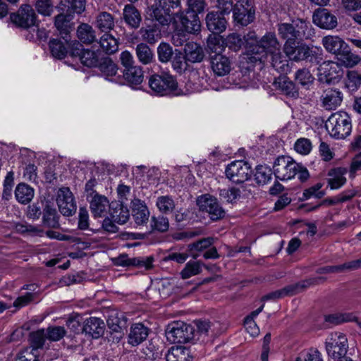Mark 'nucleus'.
Instances as JSON below:
<instances>
[{
	"instance_id": "f257e3e1",
	"label": "nucleus",
	"mask_w": 361,
	"mask_h": 361,
	"mask_svg": "<svg viewBox=\"0 0 361 361\" xmlns=\"http://www.w3.org/2000/svg\"><path fill=\"white\" fill-rule=\"evenodd\" d=\"M281 44L274 32H268L259 39L253 47L252 52L259 55L260 61L271 63L272 67L279 72L287 73L288 62L281 51Z\"/></svg>"
},
{
	"instance_id": "f03ea898",
	"label": "nucleus",
	"mask_w": 361,
	"mask_h": 361,
	"mask_svg": "<svg viewBox=\"0 0 361 361\" xmlns=\"http://www.w3.org/2000/svg\"><path fill=\"white\" fill-rule=\"evenodd\" d=\"M325 128L332 137L344 139L351 133V121L347 113L338 111L330 116L326 121Z\"/></svg>"
},
{
	"instance_id": "7ed1b4c3",
	"label": "nucleus",
	"mask_w": 361,
	"mask_h": 361,
	"mask_svg": "<svg viewBox=\"0 0 361 361\" xmlns=\"http://www.w3.org/2000/svg\"><path fill=\"white\" fill-rule=\"evenodd\" d=\"M148 84L151 90L160 96L169 95L174 92L178 87L175 78L166 73L152 75L149 78Z\"/></svg>"
},
{
	"instance_id": "20e7f679",
	"label": "nucleus",
	"mask_w": 361,
	"mask_h": 361,
	"mask_svg": "<svg viewBox=\"0 0 361 361\" xmlns=\"http://www.w3.org/2000/svg\"><path fill=\"white\" fill-rule=\"evenodd\" d=\"M310 29V24L305 20H298L290 23H281L278 25V33L281 38L286 41H293L301 39L303 37H307Z\"/></svg>"
},
{
	"instance_id": "39448f33",
	"label": "nucleus",
	"mask_w": 361,
	"mask_h": 361,
	"mask_svg": "<svg viewBox=\"0 0 361 361\" xmlns=\"http://www.w3.org/2000/svg\"><path fill=\"white\" fill-rule=\"evenodd\" d=\"M176 29L179 28L188 33H195L200 30V21L198 16L190 11L178 12L172 17L171 20Z\"/></svg>"
},
{
	"instance_id": "423d86ee",
	"label": "nucleus",
	"mask_w": 361,
	"mask_h": 361,
	"mask_svg": "<svg viewBox=\"0 0 361 361\" xmlns=\"http://www.w3.org/2000/svg\"><path fill=\"white\" fill-rule=\"evenodd\" d=\"M299 169V164L291 157L281 156L275 161L273 169L276 178L286 180L295 177Z\"/></svg>"
},
{
	"instance_id": "0eeeda50",
	"label": "nucleus",
	"mask_w": 361,
	"mask_h": 361,
	"mask_svg": "<svg viewBox=\"0 0 361 361\" xmlns=\"http://www.w3.org/2000/svg\"><path fill=\"white\" fill-rule=\"evenodd\" d=\"M193 327L184 322H175L166 331L167 340L171 343H186L193 339Z\"/></svg>"
},
{
	"instance_id": "6e6552de",
	"label": "nucleus",
	"mask_w": 361,
	"mask_h": 361,
	"mask_svg": "<svg viewBox=\"0 0 361 361\" xmlns=\"http://www.w3.org/2000/svg\"><path fill=\"white\" fill-rule=\"evenodd\" d=\"M348 348L347 338L342 333H331L326 341L327 353L330 357L334 359L345 357Z\"/></svg>"
},
{
	"instance_id": "1a4fd4ad",
	"label": "nucleus",
	"mask_w": 361,
	"mask_h": 361,
	"mask_svg": "<svg viewBox=\"0 0 361 361\" xmlns=\"http://www.w3.org/2000/svg\"><path fill=\"white\" fill-rule=\"evenodd\" d=\"M343 75V69L338 62L332 61H324L318 68L319 80L322 82H337Z\"/></svg>"
},
{
	"instance_id": "9d476101",
	"label": "nucleus",
	"mask_w": 361,
	"mask_h": 361,
	"mask_svg": "<svg viewBox=\"0 0 361 361\" xmlns=\"http://www.w3.org/2000/svg\"><path fill=\"white\" fill-rule=\"evenodd\" d=\"M252 173L250 164L242 160L231 162L226 169V177L237 183L247 180Z\"/></svg>"
},
{
	"instance_id": "9b49d317",
	"label": "nucleus",
	"mask_w": 361,
	"mask_h": 361,
	"mask_svg": "<svg viewBox=\"0 0 361 361\" xmlns=\"http://www.w3.org/2000/svg\"><path fill=\"white\" fill-rule=\"evenodd\" d=\"M149 16L164 25L171 23V7L162 0H151L147 10Z\"/></svg>"
},
{
	"instance_id": "f8f14e48",
	"label": "nucleus",
	"mask_w": 361,
	"mask_h": 361,
	"mask_svg": "<svg viewBox=\"0 0 361 361\" xmlns=\"http://www.w3.org/2000/svg\"><path fill=\"white\" fill-rule=\"evenodd\" d=\"M56 203L60 212L66 216H73L77 209L76 202L73 192L68 188L59 189Z\"/></svg>"
},
{
	"instance_id": "ddd939ff",
	"label": "nucleus",
	"mask_w": 361,
	"mask_h": 361,
	"mask_svg": "<svg viewBox=\"0 0 361 361\" xmlns=\"http://www.w3.org/2000/svg\"><path fill=\"white\" fill-rule=\"evenodd\" d=\"M233 20L238 24L246 26L253 21L255 11L248 0H239L233 11Z\"/></svg>"
},
{
	"instance_id": "4468645a",
	"label": "nucleus",
	"mask_w": 361,
	"mask_h": 361,
	"mask_svg": "<svg viewBox=\"0 0 361 361\" xmlns=\"http://www.w3.org/2000/svg\"><path fill=\"white\" fill-rule=\"evenodd\" d=\"M200 209L209 214L212 220H218L224 216L225 212L217 200L210 195H204L197 199Z\"/></svg>"
},
{
	"instance_id": "2eb2a0df",
	"label": "nucleus",
	"mask_w": 361,
	"mask_h": 361,
	"mask_svg": "<svg viewBox=\"0 0 361 361\" xmlns=\"http://www.w3.org/2000/svg\"><path fill=\"white\" fill-rule=\"evenodd\" d=\"M10 18L17 26L28 28L35 25L36 14L31 6L24 4L20 6L18 13L11 14Z\"/></svg>"
},
{
	"instance_id": "dca6fc26",
	"label": "nucleus",
	"mask_w": 361,
	"mask_h": 361,
	"mask_svg": "<svg viewBox=\"0 0 361 361\" xmlns=\"http://www.w3.org/2000/svg\"><path fill=\"white\" fill-rule=\"evenodd\" d=\"M79 42L73 43L71 54L72 56H78L82 63L88 67L96 66L99 61V51H92L82 49Z\"/></svg>"
},
{
	"instance_id": "f3484780",
	"label": "nucleus",
	"mask_w": 361,
	"mask_h": 361,
	"mask_svg": "<svg viewBox=\"0 0 361 361\" xmlns=\"http://www.w3.org/2000/svg\"><path fill=\"white\" fill-rule=\"evenodd\" d=\"M283 51L290 60L298 61L310 56V48L305 44H299L297 40L286 41Z\"/></svg>"
},
{
	"instance_id": "a211bd4d",
	"label": "nucleus",
	"mask_w": 361,
	"mask_h": 361,
	"mask_svg": "<svg viewBox=\"0 0 361 361\" xmlns=\"http://www.w3.org/2000/svg\"><path fill=\"white\" fill-rule=\"evenodd\" d=\"M116 266L121 267H137L144 268L145 270H149L152 268L153 257H135L130 258L127 255H121L113 259Z\"/></svg>"
},
{
	"instance_id": "6ab92c4d",
	"label": "nucleus",
	"mask_w": 361,
	"mask_h": 361,
	"mask_svg": "<svg viewBox=\"0 0 361 361\" xmlns=\"http://www.w3.org/2000/svg\"><path fill=\"white\" fill-rule=\"evenodd\" d=\"M342 100L343 93L337 89L328 88L321 96L322 105L326 110L335 109L340 106Z\"/></svg>"
},
{
	"instance_id": "aec40b11",
	"label": "nucleus",
	"mask_w": 361,
	"mask_h": 361,
	"mask_svg": "<svg viewBox=\"0 0 361 361\" xmlns=\"http://www.w3.org/2000/svg\"><path fill=\"white\" fill-rule=\"evenodd\" d=\"M211 68L217 76L227 75L231 69L230 59L221 54H214L210 57Z\"/></svg>"
},
{
	"instance_id": "412c9836",
	"label": "nucleus",
	"mask_w": 361,
	"mask_h": 361,
	"mask_svg": "<svg viewBox=\"0 0 361 361\" xmlns=\"http://www.w3.org/2000/svg\"><path fill=\"white\" fill-rule=\"evenodd\" d=\"M313 22L324 29H333L337 25V18L326 9H319L313 14Z\"/></svg>"
},
{
	"instance_id": "4be33fe9",
	"label": "nucleus",
	"mask_w": 361,
	"mask_h": 361,
	"mask_svg": "<svg viewBox=\"0 0 361 361\" xmlns=\"http://www.w3.org/2000/svg\"><path fill=\"white\" fill-rule=\"evenodd\" d=\"M206 25L212 34H219L226 29L227 21L226 18L218 12H209L205 18Z\"/></svg>"
},
{
	"instance_id": "5701e85b",
	"label": "nucleus",
	"mask_w": 361,
	"mask_h": 361,
	"mask_svg": "<svg viewBox=\"0 0 361 361\" xmlns=\"http://www.w3.org/2000/svg\"><path fill=\"white\" fill-rule=\"evenodd\" d=\"M87 200L90 202V210L95 217H102L106 214L108 209H111V204L104 195H95Z\"/></svg>"
},
{
	"instance_id": "b1692460",
	"label": "nucleus",
	"mask_w": 361,
	"mask_h": 361,
	"mask_svg": "<svg viewBox=\"0 0 361 361\" xmlns=\"http://www.w3.org/2000/svg\"><path fill=\"white\" fill-rule=\"evenodd\" d=\"M322 44L325 49L331 54L338 55L348 48V44L338 36L327 35L322 38Z\"/></svg>"
},
{
	"instance_id": "393cba45",
	"label": "nucleus",
	"mask_w": 361,
	"mask_h": 361,
	"mask_svg": "<svg viewBox=\"0 0 361 361\" xmlns=\"http://www.w3.org/2000/svg\"><path fill=\"white\" fill-rule=\"evenodd\" d=\"M149 329L142 323H135L130 328L128 343L136 346L143 342L148 336Z\"/></svg>"
},
{
	"instance_id": "a878e982",
	"label": "nucleus",
	"mask_w": 361,
	"mask_h": 361,
	"mask_svg": "<svg viewBox=\"0 0 361 361\" xmlns=\"http://www.w3.org/2000/svg\"><path fill=\"white\" fill-rule=\"evenodd\" d=\"M132 214L137 225L146 224L149 217V211L146 204L138 199L132 201Z\"/></svg>"
},
{
	"instance_id": "bb28decb",
	"label": "nucleus",
	"mask_w": 361,
	"mask_h": 361,
	"mask_svg": "<svg viewBox=\"0 0 361 361\" xmlns=\"http://www.w3.org/2000/svg\"><path fill=\"white\" fill-rule=\"evenodd\" d=\"M166 361H192L190 350L182 345L171 347L166 354Z\"/></svg>"
},
{
	"instance_id": "cd10ccee",
	"label": "nucleus",
	"mask_w": 361,
	"mask_h": 361,
	"mask_svg": "<svg viewBox=\"0 0 361 361\" xmlns=\"http://www.w3.org/2000/svg\"><path fill=\"white\" fill-rule=\"evenodd\" d=\"M104 329V323L97 317H90L85 320L82 327V331L92 338H97L100 337Z\"/></svg>"
},
{
	"instance_id": "c85d7f7f",
	"label": "nucleus",
	"mask_w": 361,
	"mask_h": 361,
	"mask_svg": "<svg viewBox=\"0 0 361 361\" xmlns=\"http://www.w3.org/2000/svg\"><path fill=\"white\" fill-rule=\"evenodd\" d=\"M346 173L345 168L338 167L331 169L328 172V184L331 189L336 190L342 187L346 183L345 177Z\"/></svg>"
},
{
	"instance_id": "c756f323",
	"label": "nucleus",
	"mask_w": 361,
	"mask_h": 361,
	"mask_svg": "<svg viewBox=\"0 0 361 361\" xmlns=\"http://www.w3.org/2000/svg\"><path fill=\"white\" fill-rule=\"evenodd\" d=\"M109 212L111 217L115 223L123 225L129 220V210L122 203L111 202Z\"/></svg>"
},
{
	"instance_id": "7c9ffc66",
	"label": "nucleus",
	"mask_w": 361,
	"mask_h": 361,
	"mask_svg": "<svg viewBox=\"0 0 361 361\" xmlns=\"http://www.w3.org/2000/svg\"><path fill=\"white\" fill-rule=\"evenodd\" d=\"M184 52L187 61L191 63L201 62L204 57L202 48L195 42L187 43L184 47Z\"/></svg>"
},
{
	"instance_id": "2f4dec72",
	"label": "nucleus",
	"mask_w": 361,
	"mask_h": 361,
	"mask_svg": "<svg viewBox=\"0 0 361 361\" xmlns=\"http://www.w3.org/2000/svg\"><path fill=\"white\" fill-rule=\"evenodd\" d=\"M305 285H300L299 283L290 285L284 287L282 289L265 295L262 297V300L265 301L269 300H276L283 298L285 296L292 295L297 293L300 288H305Z\"/></svg>"
},
{
	"instance_id": "473e14b6",
	"label": "nucleus",
	"mask_w": 361,
	"mask_h": 361,
	"mask_svg": "<svg viewBox=\"0 0 361 361\" xmlns=\"http://www.w3.org/2000/svg\"><path fill=\"white\" fill-rule=\"evenodd\" d=\"M73 44L69 42L68 38V43L61 39H53L49 41V48L52 56L54 58L61 59H63L68 53V47H72Z\"/></svg>"
},
{
	"instance_id": "72a5a7b5",
	"label": "nucleus",
	"mask_w": 361,
	"mask_h": 361,
	"mask_svg": "<svg viewBox=\"0 0 361 361\" xmlns=\"http://www.w3.org/2000/svg\"><path fill=\"white\" fill-rule=\"evenodd\" d=\"M34 189L24 183L18 184L15 190L17 201L23 204L30 202L34 197Z\"/></svg>"
},
{
	"instance_id": "f704fd0d",
	"label": "nucleus",
	"mask_w": 361,
	"mask_h": 361,
	"mask_svg": "<svg viewBox=\"0 0 361 361\" xmlns=\"http://www.w3.org/2000/svg\"><path fill=\"white\" fill-rule=\"evenodd\" d=\"M123 18L126 23L133 28L140 26L141 16L139 11L132 5H126L123 9Z\"/></svg>"
},
{
	"instance_id": "c9c22d12",
	"label": "nucleus",
	"mask_w": 361,
	"mask_h": 361,
	"mask_svg": "<svg viewBox=\"0 0 361 361\" xmlns=\"http://www.w3.org/2000/svg\"><path fill=\"white\" fill-rule=\"evenodd\" d=\"M135 53L139 61L143 65L149 64L154 59L153 51L145 43L136 46Z\"/></svg>"
},
{
	"instance_id": "e433bc0d",
	"label": "nucleus",
	"mask_w": 361,
	"mask_h": 361,
	"mask_svg": "<svg viewBox=\"0 0 361 361\" xmlns=\"http://www.w3.org/2000/svg\"><path fill=\"white\" fill-rule=\"evenodd\" d=\"M95 25L102 32L111 30L114 27V18L108 12H101L96 18Z\"/></svg>"
},
{
	"instance_id": "4c0bfd02",
	"label": "nucleus",
	"mask_w": 361,
	"mask_h": 361,
	"mask_svg": "<svg viewBox=\"0 0 361 361\" xmlns=\"http://www.w3.org/2000/svg\"><path fill=\"white\" fill-rule=\"evenodd\" d=\"M99 44L103 51L108 54H114L118 49L117 39L109 33H105L101 37Z\"/></svg>"
},
{
	"instance_id": "58836bf2",
	"label": "nucleus",
	"mask_w": 361,
	"mask_h": 361,
	"mask_svg": "<svg viewBox=\"0 0 361 361\" xmlns=\"http://www.w3.org/2000/svg\"><path fill=\"white\" fill-rule=\"evenodd\" d=\"M207 47L212 53L221 54L226 47L225 40L218 34H210L207 38Z\"/></svg>"
},
{
	"instance_id": "ea45409f",
	"label": "nucleus",
	"mask_w": 361,
	"mask_h": 361,
	"mask_svg": "<svg viewBox=\"0 0 361 361\" xmlns=\"http://www.w3.org/2000/svg\"><path fill=\"white\" fill-rule=\"evenodd\" d=\"M125 80L132 85H139L143 81L144 75L141 67L135 66L125 69L123 71Z\"/></svg>"
},
{
	"instance_id": "a19ab883",
	"label": "nucleus",
	"mask_w": 361,
	"mask_h": 361,
	"mask_svg": "<svg viewBox=\"0 0 361 361\" xmlns=\"http://www.w3.org/2000/svg\"><path fill=\"white\" fill-rule=\"evenodd\" d=\"M77 35L79 39L85 44H90L96 39L95 32L88 24L80 25L77 30Z\"/></svg>"
},
{
	"instance_id": "79ce46f5",
	"label": "nucleus",
	"mask_w": 361,
	"mask_h": 361,
	"mask_svg": "<svg viewBox=\"0 0 361 361\" xmlns=\"http://www.w3.org/2000/svg\"><path fill=\"white\" fill-rule=\"evenodd\" d=\"M59 215L56 210L49 205H46L44 209L43 222L49 227L58 228L59 226Z\"/></svg>"
},
{
	"instance_id": "37998d69",
	"label": "nucleus",
	"mask_w": 361,
	"mask_h": 361,
	"mask_svg": "<svg viewBox=\"0 0 361 361\" xmlns=\"http://www.w3.org/2000/svg\"><path fill=\"white\" fill-rule=\"evenodd\" d=\"M30 341L32 345L30 348H35L36 352L37 349L43 347L45 341L47 339L45 329H38L30 334Z\"/></svg>"
},
{
	"instance_id": "c03bdc74",
	"label": "nucleus",
	"mask_w": 361,
	"mask_h": 361,
	"mask_svg": "<svg viewBox=\"0 0 361 361\" xmlns=\"http://www.w3.org/2000/svg\"><path fill=\"white\" fill-rule=\"evenodd\" d=\"M295 80L303 87H309L314 80V78L307 68H301L295 73Z\"/></svg>"
},
{
	"instance_id": "a18cd8bd",
	"label": "nucleus",
	"mask_w": 361,
	"mask_h": 361,
	"mask_svg": "<svg viewBox=\"0 0 361 361\" xmlns=\"http://www.w3.org/2000/svg\"><path fill=\"white\" fill-rule=\"evenodd\" d=\"M202 271V264L198 261L188 262L184 269L181 271L180 275L183 279H189L199 274Z\"/></svg>"
},
{
	"instance_id": "49530a36",
	"label": "nucleus",
	"mask_w": 361,
	"mask_h": 361,
	"mask_svg": "<svg viewBox=\"0 0 361 361\" xmlns=\"http://www.w3.org/2000/svg\"><path fill=\"white\" fill-rule=\"evenodd\" d=\"M55 26L57 30L60 32V35L63 37V39L68 43V37L70 30L69 22L67 20L66 17L60 14L56 17Z\"/></svg>"
},
{
	"instance_id": "de8ad7c7",
	"label": "nucleus",
	"mask_w": 361,
	"mask_h": 361,
	"mask_svg": "<svg viewBox=\"0 0 361 361\" xmlns=\"http://www.w3.org/2000/svg\"><path fill=\"white\" fill-rule=\"evenodd\" d=\"M174 54L172 47L168 43L161 42L157 47V55L159 61L166 63L170 61Z\"/></svg>"
},
{
	"instance_id": "09e8293b",
	"label": "nucleus",
	"mask_w": 361,
	"mask_h": 361,
	"mask_svg": "<svg viewBox=\"0 0 361 361\" xmlns=\"http://www.w3.org/2000/svg\"><path fill=\"white\" fill-rule=\"evenodd\" d=\"M186 61L185 55H183L180 51L175 49L171 60L173 70L177 73H182L186 68Z\"/></svg>"
},
{
	"instance_id": "8fccbe9b",
	"label": "nucleus",
	"mask_w": 361,
	"mask_h": 361,
	"mask_svg": "<svg viewBox=\"0 0 361 361\" xmlns=\"http://www.w3.org/2000/svg\"><path fill=\"white\" fill-rule=\"evenodd\" d=\"M338 56H340L339 60L347 68H352L358 64L361 61V58L358 55L350 52L348 48Z\"/></svg>"
},
{
	"instance_id": "3c124183",
	"label": "nucleus",
	"mask_w": 361,
	"mask_h": 361,
	"mask_svg": "<svg viewBox=\"0 0 361 361\" xmlns=\"http://www.w3.org/2000/svg\"><path fill=\"white\" fill-rule=\"evenodd\" d=\"M354 319V317L349 313H334L328 315H325V322H329L331 324L337 325L343 322H351Z\"/></svg>"
},
{
	"instance_id": "603ef678",
	"label": "nucleus",
	"mask_w": 361,
	"mask_h": 361,
	"mask_svg": "<svg viewBox=\"0 0 361 361\" xmlns=\"http://www.w3.org/2000/svg\"><path fill=\"white\" fill-rule=\"evenodd\" d=\"M159 210L162 213H169L173 212L175 207V203L173 199L169 196L159 197L156 202Z\"/></svg>"
},
{
	"instance_id": "864d4df0",
	"label": "nucleus",
	"mask_w": 361,
	"mask_h": 361,
	"mask_svg": "<svg viewBox=\"0 0 361 361\" xmlns=\"http://www.w3.org/2000/svg\"><path fill=\"white\" fill-rule=\"evenodd\" d=\"M99 69L106 78L115 76L118 72L117 65L110 59H105L99 65Z\"/></svg>"
},
{
	"instance_id": "5fc2aeb1",
	"label": "nucleus",
	"mask_w": 361,
	"mask_h": 361,
	"mask_svg": "<svg viewBox=\"0 0 361 361\" xmlns=\"http://www.w3.org/2000/svg\"><path fill=\"white\" fill-rule=\"evenodd\" d=\"M271 171L269 167L258 166L256 168L255 179L259 184H266L271 179Z\"/></svg>"
},
{
	"instance_id": "6e6d98bb",
	"label": "nucleus",
	"mask_w": 361,
	"mask_h": 361,
	"mask_svg": "<svg viewBox=\"0 0 361 361\" xmlns=\"http://www.w3.org/2000/svg\"><path fill=\"white\" fill-rule=\"evenodd\" d=\"M47 339L51 341H58L66 335V331L63 326H55L45 329Z\"/></svg>"
},
{
	"instance_id": "4d7b16f0",
	"label": "nucleus",
	"mask_w": 361,
	"mask_h": 361,
	"mask_svg": "<svg viewBox=\"0 0 361 361\" xmlns=\"http://www.w3.org/2000/svg\"><path fill=\"white\" fill-rule=\"evenodd\" d=\"M224 40L225 46L234 51L239 50L243 44L240 35L235 32L229 34Z\"/></svg>"
},
{
	"instance_id": "13d9d810",
	"label": "nucleus",
	"mask_w": 361,
	"mask_h": 361,
	"mask_svg": "<svg viewBox=\"0 0 361 361\" xmlns=\"http://www.w3.org/2000/svg\"><path fill=\"white\" fill-rule=\"evenodd\" d=\"M345 86L350 90H355L361 84V75L354 71H348L346 74Z\"/></svg>"
},
{
	"instance_id": "bf43d9fd",
	"label": "nucleus",
	"mask_w": 361,
	"mask_h": 361,
	"mask_svg": "<svg viewBox=\"0 0 361 361\" xmlns=\"http://www.w3.org/2000/svg\"><path fill=\"white\" fill-rule=\"evenodd\" d=\"M151 227L152 230L160 232L168 231L169 227V220L163 216H153L151 219Z\"/></svg>"
},
{
	"instance_id": "052dcab7",
	"label": "nucleus",
	"mask_w": 361,
	"mask_h": 361,
	"mask_svg": "<svg viewBox=\"0 0 361 361\" xmlns=\"http://www.w3.org/2000/svg\"><path fill=\"white\" fill-rule=\"evenodd\" d=\"M294 149L298 153L302 155H307L310 154L312 149V142L307 138H299L294 145Z\"/></svg>"
},
{
	"instance_id": "680f3d73",
	"label": "nucleus",
	"mask_w": 361,
	"mask_h": 361,
	"mask_svg": "<svg viewBox=\"0 0 361 361\" xmlns=\"http://www.w3.org/2000/svg\"><path fill=\"white\" fill-rule=\"evenodd\" d=\"M16 361H37V352L35 348H26L19 352Z\"/></svg>"
},
{
	"instance_id": "e2e57ef3",
	"label": "nucleus",
	"mask_w": 361,
	"mask_h": 361,
	"mask_svg": "<svg viewBox=\"0 0 361 361\" xmlns=\"http://www.w3.org/2000/svg\"><path fill=\"white\" fill-rule=\"evenodd\" d=\"M35 8L39 13L46 16H51L53 12V5L50 0H37Z\"/></svg>"
},
{
	"instance_id": "0e129e2a",
	"label": "nucleus",
	"mask_w": 361,
	"mask_h": 361,
	"mask_svg": "<svg viewBox=\"0 0 361 361\" xmlns=\"http://www.w3.org/2000/svg\"><path fill=\"white\" fill-rule=\"evenodd\" d=\"M298 357H301V361H323L321 353L314 348L302 351Z\"/></svg>"
},
{
	"instance_id": "69168bd1",
	"label": "nucleus",
	"mask_w": 361,
	"mask_h": 361,
	"mask_svg": "<svg viewBox=\"0 0 361 361\" xmlns=\"http://www.w3.org/2000/svg\"><path fill=\"white\" fill-rule=\"evenodd\" d=\"M214 243V238L209 237L202 238L195 243L190 244L188 247L190 250L202 251L204 249L209 247Z\"/></svg>"
},
{
	"instance_id": "338daca9",
	"label": "nucleus",
	"mask_w": 361,
	"mask_h": 361,
	"mask_svg": "<svg viewBox=\"0 0 361 361\" xmlns=\"http://www.w3.org/2000/svg\"><path fill=\"white\" fill-rule=\"evenodd\" d=\"M322 185L321 183H317L314 186L306 189L303 192V197L305 199H309L312 197H314L316 198H322L324 195V192L320 189L322 188Z\"/></svg>"
},
{
	"instance_id": "774afa93",
	"label": "nucleus",
	"mask_w": 361,
	"mask_h": 361,
	"mask_svg": "<svg viewBox=\"0 0 361 361\" xmlns=\"http://www.w3.org/2000/svg\"><path fill=\"white\" fill-rule=\"evenodd\" d=\"M89 226V214L86 208L80 207L78 214V228L86 230Z\"/></svg>"
}]
</instances>
